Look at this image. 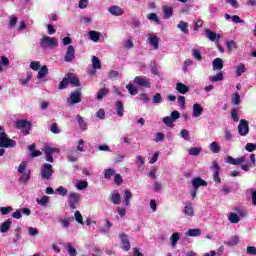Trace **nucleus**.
Segmentation results:
<instances>
[{
    "instance_id": "9b49d317",
    "label": "nucleus",
    "mask_w": 256,
    "mask_h": 256,
    "mask_svg": "<svg viewBox=\"0 0 256 256\" xmlns=\"http://www.w3.org/2000/svg\"><path fill=\"white\" fill-rule=\"evenodd\" d=\"M146 37L148 45L153 47L155 50L159 49V37H157V35L150 33L146 35Z\"/></svg>"
},
{
    "instance_id": "72a5a7b5",
    "label": "nucleus",
    "mask_w": 256,
    "mask_h": 256,
    "mask_svg": "<svg viewBox=\"0 0 256 256\" xmlns=\"http://www.w3.org/2000/svg\"><path fill=\"white\" fill-rule=\"evenodd\" d=\"M164 19H171L173 17V8L169 6L163 7Z\"/></svg>"
},
{
    "instance_id": "423d86ee",
    "label": "nucleus",
    "mask_w": 256,
    "mask_h": 256,
    "mask_svg": "<svg viewBox=\"0 0 256 256\" xmlns=\"http://www.w3.org/2000/svg\"><path fill=\"white\" fill-rule=\"evenodd\" d=\"M81 201V194L77 192H72L68 195V203L70 209H77V203Z\"/></svg>"
},
{
    "instance_id": "f8f14e48",
    "label": "nucleus",
    "mask_w": 256,
    "mask_h": 256,
    "mask_svg": "<svg viewBox=\"0 0 256 256\" xmlns=\"http://www.w3.org/2000/svg\"><path fill=\"white\" fill-rule=\"evenodd\" d=\"M75 60V47L73 45H69L67 47V51L64 56V61L66 63H71V61Z\"/></svg>"
},
{
    "instance_id": "774afa93",
    "label": "nucleus",
    "mask_w": 256,
    "mask_h": 256,
    "mask_svg": "<svg viewBox=\"0 0 256 256\" xmlns=\"http://www.w3.org/2000/svg\"><path fill=\"white\" fill-rule=\"evenodd\" d=\"M246 253H247V255H256V247L255 246H247Z\"/></svg>"
},
{
    "instance_id": "7c9ffc66",
    "label": "nucleus",
    "mask_w": 256,
    "mask_h": 256,
    "mask_svg": "<svg viewBox=\"0 0 256 256\" xmlns=\"http://www.w3.org/2000/svg\"><path fill=\"white\" fill-rule=\"evenodd\" d=\"M224 245H227L228 247H235V245H239V236H232L230 241L224 242Z\"/></svg>"
},
{
    "instance_id": "6e6d98bb",
    "label": "nucleus",
    "mask_w": 256,
    "mask_h": 256,
    "mask_svg": "<svg viewBox=\"0 0 256 256\" xmlns=\"http://www.w3.org/2000/svg\"><path fill=\"white\" fill-rule=\"evenodd\" d=\"M68 85H69V79L65 77L60 82L58 89H60V91L63 89H67Z\"/></svg>"
},
{
    "instance_id": "5fc2aeb1",
    "label": "nucleus",
    "mask_w": 256,
    "mask_h": 256,
    "mask_svg": "<svg viewBox=\"0 0 256 256\" xmlns=\"http://www.w3.org/2000/svg\"><path fill=\"white\" fill-rule=\"evenodd\" d=\"M126 89L128 90V92L130 93V95H137L139 93V91L137 90V88H135L133 86V84L129 83L128 85H126Z\"/></svg>"
},
{
    "instance_id": "7ed1b4c3",
    "label": "nucleus",
    "mask_w": 256,
    "mask_h": 256,
    "mask_svg": "<svg viewBox=\"0 0 256 256\" xmlns=\"http://www.w3.org/2000/svg\"><path fill=\"white\" fill-rule=\"evenodd\" d=\"M16 145H17V143L15 142V140L9 138V136H7V133H5V132L0 133V147L1 148L10 149L11 147H15Z\"/></svg>"
},
{
    "instance_id": "ddd939ff",
    "label": "nucleus",
    "mask_w": 256,
    "mask_h": 256,
    "mask_svg": "<svg viewBox=\"0 0 256 256\" xmlns=\"http://www.w3.org/2000/svg\"><path fill=\"white\" fill-rule=\"evenodd\" d=\"M16 127L17 129H26L24 133L25 135H27L29 131H31V124L27 120H18L16 122Z\"/></svg>"
},
{
    "instance_id": "680f3d73",
    "label": "nucleus",
    "mask_w": 256,
    "mask_h": 256,
    "mask_svg": "<svg viewBox=\"0 0 256 256\" xmlns=\"http://www.w3.org/2000/svg\"><path fill=\"white\" fill-rule=\"evenodd\" d=\"M13 211V207L7 206V207H0V213L2 215H9Z\"/></svg>"
},
{
    "instance_id": "412c9836",
    "label": "nucleus",
    "mask_w": 256,
    "mask_h": 256,
    "mask_svg": "<svg viewBox=\"0 0 256 256\" xmlns=\"http://www.w3.org/2000/svg\"><path fill=\"white\" fill-rule=\"evenodd\" d=\"M110 200L113 205H120L121 204V195L117 190H114L110 195Z\"/></svg>"
},
{
    "instance_id": "4d7b16f0",
    "label": "nucleus",
    "mask_w": 256,
    "mask_h": 256,
    "mask_svg": "<svg viewBox=\"0 0 256 256\" xmlns=\"http://www.w3.org/2000/svg\"><path fill=\"white\" fill-rule=\"evenodd\" d=\"M74 217H75L77 223H80V225H85V223L83 222V215H81V212L79 210H77L74 213Z\"/></svg>"
},
{
    "instance_id": "5701e85b",
    "label": "nucleus",
    "mask_w": 256,
    "mask_h": 256,
    "mask_svg": "<svg viewBox=\"0 0 256 256\" xmlns=\"http://www.w3.org/2000/svg\"><path fill=\"white\" fill-rule=\"evenodd\" d=\"M179 239H181V234L178 232H175L171 235L170 237V243H171V247L173 249H175V247H177V243L179 242Z\"/></svg>"
},
{
    "instance_id": "a18cd8bd",
    "label": "nucleus",
    "mask_w": 256,
    "mask_h": 256,
    "mask_svg": "<svg viewBox=\"0 0 256 256\" xmlns=\"http://www.w3.org/2000/svg\"><path fill=\"white\" fill-rule=\"evenodd\" d=\"M48 73H49V68H47V66H42L38 72L37 78L43 79V77H45V75H47Z\"/></svg>"
},
{
    "instance_id": "f3484780",
    "label": "nucleus",
    "mask_w": 256,
    "mask_h": 256,
    "mask_svg": "<svg viewBox=\"0 0 256 256\" xmlns=\"http://www.w3.org/2000/svg\"><path fill=\"white\" fill-rule=\"evenodd\" d=\"M205 34H206V37H208V39L214 43H219V39H221V35L213 32L209 29L205 30Z\"/></svg>"
},
{
    "instance_id": "393cba45",
    "label": "nucleus",
    "mask_w": 256,
    "mask_h": 256,
    "mask_svg": "<svg viewBox=\"0 0 256 256\" xmlns=\"http://www.w3.org/2000/svg\"><path fill=\"white\" fill-rule=\"evenodd\" d=\"M234 69L236 77H241V75H243V73L247 71V67H245V64L243 63H240L239 65L235 66Z\"/></svg>"
},
{
    "instance_id": "2f4dec72",
    "label": "nucleus",
    "mask_w": 256,
    "mask_h": 256,
    "mask_svg": "<svg viewBox=\"0 0 256 256\" xmlns=\"http://www.w3.org/2000/svg\"><path fill=\"white\" fill-rule=\"evenodd\" d=\"M88 35L91 41H93L94 43H97V41H99V37L101 36V33L95 30H91L90 32H88Z\"/></svg>"
},
{
    "instance_id": "58836bf2",
    "label": "nucleus",
    "mask_w": 256,
    "mask_h": 256,
    "mask_svg": "<svg viewBox=\"0 0 256 256\" xmlns=\"http://www.w3.org/2000/svg\"><path fill=\"white\" fill-rule=\"evenodd\" d=\"M146 19H148L149 21H154V23H157V25H161V20L156 13L147 14Z\"/></svg>"
},
{
    "instance_id": "603ef678",
    "label": "nucleus",
    "mask_w": 256,
    "mask_h": 256,
    "mask_svg": "<svg viewBox=\"0 0 256 256\" xmlns=\"http://www.w3.org/2000/svg\"><path fill=\"white\" fill-rule=\"evenodd\" d=\"M163 102V97L161 96V93H156L152 98V103L154 105H159V103Z\"/></svg>"
},
{
    "instance_id": "e2e57ef3",
    "label": "nucleus",
    "mask_w": 256,
    "mask_h": 256,
    "mask_svg": "<svg viewBox=\"0 0 256 256\" xmlns=\"http://www.w3.org/2000/svg\"><path fill=\"white\" fill-rule=\"evenodd\" d=\"M239 103H241V95H239V93H235L232 96V105H239Z\"/></svg>"
},
{
    "instance_id": "69168bd1",
    "label": "nucleus",
    "mask_w": 256,
    "mask_h": 256,
    "mask_svg": "<svg viewBox=\"0 0 256 256\" xmlns=\"http://www.w3.org/2000/svg\"><path fill=\"white\" fill-rule=\"evenodd\" d=\"M231 119H233V121H234L235 123H238V121H239V114H238V112H237V108H233V109L231 110Z\"/></svg>"
},
{
    "instance_id": "bb28decb",
    "label": "nucleus",
    "mask_w": 256,
    "mask_h": 256,
    "mask_svg": "<svg viewBox=\"0 0 256 256\" xmlns=\"http://www.w3.org/2000/svg\"><path fill=\"white\" fill-rule=\"evenodd\" d=\"M11 225H13V221L11 219L4 221L0 227L1 233H7V231L11 229Z\"/></svg>"
},
{
    "instance_id": "aec40b11",
    "label": "nucleus",
    "mask_w": 256,
    "mask_h": 256,
    "mask_svg": "<svg viewBox=\"0 0 256 256\" xmlns=\"http://www.w3.org/2000/svg\"><path fill=\"white\" fill-rule=\"evenodd\" d=\"M110 15H113L114 17H121V15H123V13H125V11L122 10L121 7L119 6H111L108 9Z\"/></svg>"
},
{
    "instance_id": "e433bc0d",
    "label": "nucleus",
    "mask_w": 256,
    "mask_h": 256,
    "mask_svg": "<svg viewBox=\"0 0 256 256\" xmlns=\"http://www.w3.org/2000/svg\"><path fill=\"white\" fill-rule=\"evenodd\" d=\"M64 247L67 249L70 256H77V250L75 249V247H73L71 243L68 242L64 244Z\"/></svg>"
},
{
    "instance_id": "338daca9",
    "label": "nucleus",
    "mask_w": 256,
    "mask_h": 256,
    "mask_svg": "<svg viewBox=\"0 0 256 256\" xmlns=\"http://www.w3.org/2000/svg\"><path fill=\"white\" fill-rule=\"evenodd\" d=\"M246 151L248 153H253V151H256V144L255 143H247L245 146Z\"/></svg>"
},
{
    "instance_id": "f03ea898",
    "label": "nucleus",
    "mask_w": 256,
    "mask_h": 256,
    "mask_svg": "<svg viewBox=\"0 0 256 256\" xmlns=\"http://www.w3.org/2000/svg\"><path fill=\"white\" fill-rule=\"evenodd\" d=\"M40 47L42 49H55V47H59V40L55 37L43 36L40 39Z\"/></svg>"
},
{
    "instance_id": "a19ab883",
    "label": "nucleus",
    "mask_w": 256,
    "mask_h": 256,
    "mask_svg": "<svg viewBox=\"0 0 256 256\" xmlns=\"http://www.w3.org/2000/svg\"><path fill=\"white\" fill-rule=\"evenodd\" d=\"M79 127L82 131H87V123H85V120L83 119V117L81 115H77L76 117Z\"/></svg>"
},
{
    "instance_id": "9d476101",
    "label": "nucleus",
    "mask_w": 256,
    "mask_h": 256,
    "mask_svg": "<svg viewBox=\"0 0 256 256\" xmlns=\"http://www.w3.org/2000/svg\"><path fill=\"white\" fill-rule=\"evenodd\" d=\"M44 153L46 156V161H48V163H53V154L59 153V148L46 146L44 148Z\"/></svg>"
},
{
    "instance_id": "49530a36",
    "label": "nucleus",
    "mask_w": 256,
    "mask_h": 256,
    "mask_svg": "<svg viewBox=\"0 0 256 256\" xmlns=\"http://www.w3.org/2000/svg\"><path fill=\"white\" fill-rule=\"evenodd\" d=\"M3 67H9V58L5 56L0 58V73L3 71Z\"/></svg>"
},
{
    "instance_id": "6e6552de",
    "label": "nucleus",
    "mask_w": 256,
    "mask_h": 256,
    "mask_svg": "<svg viewBox=\"0 0 256 256\" xmlns=\"http://www.w3.org/2000/svg\"><path fill=\"white\" fill-rule=\"evenodd\" d=\"M238 133L241 137H247L249 135V121L241 119L238 125Z\"/></svg>"
},
{
    "instance_id": "0eeeda50",
    "label": "nucleus",
    "mask_w": 256,
    "mask_h": 256,
    "mask_svg": "<svg viewBox=\"0 0 256 256\" xmlns=\"http://www.w3.org/2000/svg\"><path fill=\"white\" fill-rule=\"evenodd\" d=\"M68 105H77V103H81V90L78 89L70 93V97L67 98Z\"/></svg>"
},
{
    "instance_id": "37998d69",
    "label": "nucleus",
    "mask_w": 256,
    "mask_h": 256,
    "mask_svg": "<svg viewBox=\"0 0 256 256\" xmlns=\"http://www.w3.org/2000/svg\"><path fill=\"white\" fill-rule=\"evenodd\" d=\"M36 203H38V205H41V207H47V204L49 203V196H43L42 198H37Z\"/></svg>"
},
{
    "instance_id": "b1692460",
    "label": "nucleus",
    "mask_w": 256,
    "mask_h": 256,
    "mask_svg": "<svg viewBox=\"0 0 256 256\" xmlns=\"http://www.w3.org/2000/svg\"><path fill=\"white\" fill-rule=\"evenodd\" d=\"M213 71H221L223 69V59L216 58L212 62Z\"/></svg>"
},
{
    "instance_id": "de8ad7c7",
    "label": "nucleus",
    "mask_w": 256,
    "mask_h": 256,
    "mask_svg": "<svg viewBox=\"0 0 256 256\" xmlns=\"http://www.w3.org/2000/svg\"><path fill=\"white\" fill-rule=\"evenodd\" d=\"M92 67L93 69H101V60L97 56L92 57Z\"/></svg>"
},
{
    "instance_id": "4be33fe9",
    "label": "nucleus",
    "mask_w": 256,
    "mask_h": 256,
    "mask_svg": "<svg viewBox=\"0 0 256 256\" xmlns=\"http://www.w3.org/2000/svg\"><path fill=\"white\" fill-rule=\"evenodd\" d=\"M176 91H178L181 95H186V93H189V86L178 82L176 84Z\"/></svg>"
},
{
    "instance_id": "473e14b6",
    "label": "nucleus",
    "mask_w": 256,
    "mask_h": 256,
    "mask_svg": "<svg viewBox=\"0 0 256 256\" xmlns=\"http://www.w3.org/2000/svg\"><path fill=\"white\" fill-rule=\"evenodd\" d=\"M75 187L78 191H83L89 187V183L87 181L79 180L76 182Z\"/></svg>"
},
{
    "instance_id": "ea45409f",
    "label": "nucleus",
    "mask_w": 256,
    "mask_h": 256,
    "mask_svg": "<svg viewBox=\"0 0 256 256\" xmlns=\"http://www.w3.org/2000/svg\"><path fill=\"white\" fill-rule=\"evenodd\" d=\"M177 27L182 33H189V24L187 22L180 21Z\"/></svg>"
},
{
    "instance_id": "c03bdc74",
    "label": "nucleus",
    "mask_w": 256,
    "mask_h": 256,
    "mask_svg": "<svg viewBox=\"0 0 256 256\" xmlns=\"http://www.w3.org/2000/svg\"><path fill=\"white\" fill-rule=\"evenodd\" d=\"M186 235L188 237H199V235H201V229H189Z\"/></svg>"
},
{
    "instance_id": "3c124183",
    "label": "nucleus",
    "mask_w": 256,
    "mask_h": 256,
    "mask_svg": "<svg viewBox=\"0 0 256 256\" xmlns=\"http://www.w3.org/2000/svg\"><path fill=\"white\" fill-rule=\"evenodd\" d=\"M193 65V60L191 59H186L184 61V64H183V68H182V71L184 73H187L189 71V67H191Z\"/></svg>"
},
{
    "instance_id": "c85d7f7f",
    "label": "nucleus",
    "mask_w": 256,
    "mask_h": 256,
    "mask_svg": "<svg viewBox=\"0 0 256 256\" xmlns=\"http://www.w3.org/2000/svg\"><path fill=\"white\" fill-rule=\"evenodd\" d=\"M107 95H109V89L104 86L97 92L96 99H98V101H101V99H103V97H107Z\"/></svg>"
},
{
    "instance_id": "4468645a",
    "label": "nucleus",
    "mask_w": 256,
    "mask_h": 256,
    "mask_svg": "<svg viewBox=\"0 0 256 256\" xmlns=\"http://www.w3.org/2000/svg\"><path fill=\"white\" fill-rule=\"evenodd\" d=\"M182 213L187 217H193L195 215V209L193 208V204L191 202H186Z\"/></svg>"
},
{
    "instance_id": "f704fd0d",
    "label": "nucleus",
    "mask_w": 256,
    "mask_h": 256,
    "mask_svg": "<svg viewBox=\"0 0 256 256\" xmlns=\"http://www.w3.org/2000/svg\"><path fill=\"white\" fill-rule=\"evenodd\" d=\"M222 80H223V72H218L216 75L209 77L210 83H219V81H222Z\"/></svg>"
},
{
    "instance_id": "dca6fc26",
    "label": "nucleus",
    "mask_w": 256,
    "mask_h": 256,
    "mask_svg": "<svg viewBox=\"0 0 256 256\" xmlns=\"http://www.w3.org/2000/svg\"><path fill=\"white\" fill-rule=\"evenodd\" d=\"M134 83L135 85H139V87H147L148 89L151 87V84H149V80L141 76H136L134 78Z\"/></svg>"
},
{
    "instance_id": "0e129e2a",
    "label": "nucleus",
    "mask_w": 256,
    "mask_h": 256,
    "mask_svg": "<svg viewBox=\"0 0 256 256\" xmlns=\"http://www.w3.org/2000/svg\"><path fill=\"white\" fill-rule=\"evenodd\" d=\"M226 47H227V49H228L229 51H233V50L237 49V42H235V41H233V40L228 41V42L226 43Z\"/></svg>"
},
{
    "instance_id": "39448f33",
    "label": "nucleus",
    "mask_w": 256,
    "mask_h": 256,
    "mask_svg": "<svg viewBox=\"0 0 256 256\" xmlns=\"http://www.w3.org/2000/svg\"><path fill=\"white\" fill-rule=\"evenodd\" d=\"M40 175L42 179H51V177L53 176V166L49 163L43 164L40 169Z\"/></svg>"
},
{
    "instance_id": "09e8293b",
    "label": "nucleus",
    "mask_w": 256,
    "mask_h": 256,
    "mask_svg": "<svg viewBox=\"0 0 256 256\" xmlns=\"http://www.w3.org/2000/svg\"><path fill=\"white\" fill-rule=\"evenodd\" d=\"M210 151H212V153H219L221 151V145L217 142H212L210 144Z\"/></svg>"
},
{
    "instance_id": "a878e982",
    "label": "nucleus",
    "mask_w": 256,
    "mask_h": 256,
    "mask_svg": "<svg viewBox=\"0 0 256 256\" xmlns=\"http://www.w3.org/2000/svg\"><path fill=\"white\" fill-rule=\"evenodd\" d=\"M115 109L118 117H123V115H125V107L123 106V102H116Z\"/></svg>"
},
{
    "instance_id": "cd10ccee",
    "label": "nucleus",
    "mask_w": 256,
    "mask_h": 256,
    "mask_svg": "<svg viewBox=\"0 0 256 256\" xmlns=\"http://www.w3.org/2000/svg\"><path fill=\"white\" fill-rule=\"evenodd\" d=\"M79 159V152L77 150H70L68 153V161L75 163Z\"/></svg>"
},
{
    "instance_id": "4c0bfd02",
    "label": "nucleus",
    "mask_w": 256,
    "mask_h": 256,
    "mask_svg": "<svg viewBox=\"0 0 256 256\" xmlns=\"http://www.w3.org/2000/svg\"><path fill=\"white\" fill-rule=\"evenodd\" d=\"M31 179V171L22 172L19 178L20 183H27Z\"/></svg>"
},
{
    "instance_id": "13d9d810",
    "label": "nucleus",
    "mask_w": 256,
    "mask_h": 256,
    "mask_svg": "<svg viewBox=\"0 0 256 256\" xmlns=\"http://www.w3.org/2000/svg\"><path fill=\"white\" fill-rule=\"evenodd\" d=\"M56 193H58V195H61V197H65V195L69 193V190H67V188L63 186H60L56 189Z\"/></svg>"
},
{
    "instance_id": "20e7f679",
    "label": "nucleus",
    "mask_w": 256,
    "mask_h": 256,
    "mask_svg": "<svg viewBox=\"0 0 256 256\" xmlns=\"http://www.w3.org/2000/svg\"><path fill=\"white\" fill-rule=\"evenodd\" d=\"M180 117H181V113H179V111L177 110H174L171 112L170 116H166L162 118V123H164L166 127L173 128V123H175L176 120L179 119Z\"/></svg>"
},
{
    "instance_id": "2eb2a0df",
    "label": "nucleus",
    "mask_w": 256,
    "mask_h": 256,
    "mask_svg": "<svg viewBox=\"0 0 256 256\" xmlns=\"http://www.w3.org/2000/svg\"><path fill=\"white\" fill-rule=\"evenodd\" d=\"M212 169L215 183H221V178L219 177V171H221V168L219 167V163H217V161H213Z\"/></svg>"
},
{
    "instance_id": "a211bd4d",
    "label": "nucleus",
    "mask_w": 256,
    "mask_h": 256,
    "mask_svg": "<svg viewBox=\"0 0 256 256\" xmlns=\"http://www.w3.org/2000/svg\"><path fill=\"white\" fill-rule=\"evenodd\" d=\"M192 186L193 189H196L199 191L200 187H207V182L200 177L192 179Z\"/></svg>"
},
{
    "instance_id": "1a4fd4ad",
    "label": "nucleus",
    "mask_w": 256,
    "mask_h": 256,
    "mask_svg": "<svg viewBox=\"0 0 256 256\" xmlns=\"http://www.w3.org/2000/svg\"><path fill=\"white\" fill-rule=\"evenodd\" d=\"M119 239L122 244V249L124 251H129L131 249V242L129 241V236L125 232L119 234Z\"/></svg>"
},
{
    "instance_id": "f257e3e1",
    "label": "nucleus",
    "mask_w": 256,
    "mask_h": 256,
    "mask_svg": "<svg viewBox=\"0 0 256 256\" xmlns=\"http://www.w3.org/2000/svg\"><path fill=\"white\" fill-rule=\"evenodd\" d=\"M245 161H247L245 156H241L239 158H233L232 156H227L225 158V163H229V165H236V166L241 165L242 171L247 172L251 169V164H245Z\"/></svg>"
},
{
    "instance_id": "bf43d9fd",
    "label": "nucleus",
    "mask_w": 256,
    "mask_h": 256,
    "mask_svg": "<svg viewBox=\"0 0 256 256\" xmlns=\"http://www.w3.org/2000/svg\"><path fill=\"white\" fill-rule=\"evenodd\" d=\"M192 57L196 59V61H201L203 59V56H201V52L197 49L192 50Z\"/></svg>"
},
{
    "instance_id": "864d4df0",
    "label": "nucleus",
    "mask_w": 256,
    "mask_h": 256,
    "mask_svg": "<svg viewBox=\"0 0 256 256\" xmlns=\"http://www.w3.org/2000/svg\"><path fill=\"white\" fill-rule=\"evenodd\" d=\"M154 141L156 143H163L165 141V134H163L162 132H157L155 134V139Z\"/></svg>"
},
{
    "instance_id": "6ab92c4d",
    "label": "nucleus",
    "mask_w": 256,
    "mask_h": 256,
    "mask_svg": "<svg viewBox=\"0 0 256 256\" xmlns=\"http://www.w3.org/2000/svg\"><path fill=\"white\" fill-rule=\"evenodd\" d=\"M193 112H192V117L197 119V117H201L203 115V106L201 104H193L192 106Z\"/></svg>"
},
{
    "instance_id": "052dcab7",
    "label": "nucleus",
    "mask_w": 256,
    "mask_h": 256,
    "mask_svg": "<svg viewBox=\"0 0 256 256\" xmlns=\"http://www.w3.org/2000/svg\"><path fill=\"white\" fill-rule=\"evenodd\" d=\"M180 135H181L182 139H185V141L191 140V136L189 135V130H187V129H182L180 132Z\"/></svg>"
},
{
    "instance_id": "8fccbe9b",
    "label": "nucleus",
    "mask_w": 256,
    "mask_h": 256,
    "mask_svg": "<svg viewBox=\"0 0 256 256\" xmlns=\"http://www.w3.org/2000/svg\"><path fill=\"white\" fill-rule=\"evenodd\" d=\"M133 197V194L129 190H124V199H125V205L126 207H129L130 202L129 200Z\"/></svg>"
},
{
    "instance_id": "c756f323",
    "label": "nucleus",
    "mask_w": 256,
    "mask_h": 256,
    "mask_svg": "<svg viewBox=\"0 0 256 256\" xmlns=\"http://www.w3.org/2000/svg\"><path fill=\"white\" fill-rule=\"evenodd\" d=\"M67 78H68L70 85H74V87H79V85H81L79 83V78H77V76H75L73 74H68Z\"/></svg>"
},
{
    "instance_id": "79ce46f5",
    "label": "nucleus",
    "mask_w": 256,
    "mask_h": 256,
    "mask_svg": "<svg viewBox=\"0 0 256 256\" xmlns=\"http://www.w3.org/2000/svg\"><path fill=\"white\" fill-rule=\"evenodd\" d=\"M188 154L192 157H197L201 155V147H192L188 150Z\"/></svg>"
},
{
    "instance_id": "c9c22d12",
    "label": "nucleus",
    "mask_w": 256,
    "mask_h": 256,
    "mask_svg": "<svg viewBox=\"0 0 256 256\" xmlns=\"http://www.w3.org/2000/svg\"><path fill=\"white\" fill-rule=\"evenodd\" d=\"M228 221H230V223L237 224L239 221H241V219L237 213L231 212L228 216Z\"/></svg>"
}]
</instances>
